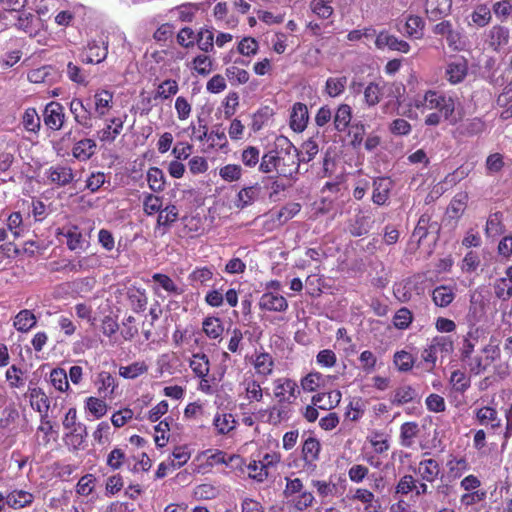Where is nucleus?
I'll return each instance as SVG.
<instances>
[{
    "mask_svg": "<svg viewBox=\"0 0 512 512\" xmlns=\"http://www.w3.org/2000/svg\"><path fill=\"white\" fill-rule=\"evenodd\" d=\"M259 171L264 174L275 172L280 177L292 178L299 171L298 149L287 137L278 138L274 148L261 156Z\"/></svg>",
    "mask_w": 512,
    "mask_h": 512,
    "instance_id": "obj_1",
    "label": "nucleus"
},
{
    "mask_svg": "<svg viewBox=\"0 0 512 512\" xmlns=\"http://www.w3.org/2000/svg\"><path fill=\"white\" fill-rule=\"evenodd\" d=\"M414 107L417 109L437 110L443 115V118L454 125L458 119L454 116L456 99L447 96L436 90H427L423 96L414 99Z\"/></svg>",
    "mask_w": 512,
    "mask_h": 512,
    "instance_id": "obj_2",
    "label": "nucleus"
},
{
    "mask_svg": "<svg viewBox=\"0 0 512 512\" xmlns=\"http://www.w3.org/2000/svg\"><path fill=\"white\" fill-rule=\"evenodd\" d=\"M322 444L320 440L312 435H302V443L300 449V460L302 461V469L307 473H314L320 461Z\"/></svg>",
    "mask_w": 512,
    "mask_h": 512,
    "instance_id": "obj_3",
    "label": "nucleus"
},
{
    "mask_svg": "<svg viewBox=\"0 0 512 512\" xmlns=\"http://www.w3.org/2000/svg\"><path fill=\"white\" fill-rule=\"evenodd\" d=\"M454 351V342L450 336H435L431 339L427 347L422 351L421 357L424 363L430 366V369L435 368L438 355L441 358H446Z\"/></svg>",
    "mask_w": 512,
    "mask_h": 512,
    "instance_id": "obj_4",
    "label": "nucleus"
},
{
    "mask_svg": "<svg viewBox=\"0 0 512 512\" xmlns=\"http://www.w3.org/2000/svg\"><path fill=\"white\" fill-rule=\"evenodd\" d=\"M403 91L404 86L396 82H370L363 92L364 102L368 107H374L380 102L385 92L398 98Z\"/></svg>",
    "mask_w": 512,
    "mask_h": 512,
    "instance_id": "obj_5",
    "label": "nucleus"
},
{
    "mask_svg": "<svg viewBox=\"0 0 512 512\" xmlns=\"http://www.w3.org/2000/svg\"><path fill=\"white\" fill-rule=\"evenodd\" d=\"M272 385L274 398L286 407L294 404L301 393L296 380L287 376L274 379Z\"/></svg>",
    "mask_w": 512,
    "mask_h": 512,
    "instance_id": "obj_6",
    "label": "nucleus"
},
{
    "mask_svg": "<svg viewBox=\"0 0 512 512\" xmlns=\"http://www.w3.org/2000/svg\"><path fill=\"white\" fill-rule=\"evenodd\" d=\"M46 182L55 188H64L71 185L76 178V172L67 163H56L45 169Z\"/></svg>",
    "mask_w": 512,
    "mask_h": 512,
    "instance_id": "obj_7",
    "label": "nucleus"
},
{
    "mask_svg": "<svg viewBox=\"0 0 512 512\" xmlns=\"http://www.w3.org/2000/svg\"><path fill=\"white\" fill-rule=\"evenodd\" d=\"M210 365V359L204 352L193 353L189 360V367L194 376L200 379L199 390L205 394L212 393V386L208 379Z\"/></svg>",
    "mask_w": 512,
    "mask_h": 512,
    "instance_id": "obj_8",
    "label": "nucleus"
},
{
    "mask_svg": "<svg viewBox=\"0 0 512 512\" xmlns=\"http://www.w3.org/2000/svg\"><path fill=\"white\" fill-rule=\"evenodd\" d=\"M62 425L65 429L70 431L68 438L74 447H78L84 442L87 436L86 426L77 422V410L75 407L68 409L62 421Z\"/></svg>",
    "mask_w": 512,
    "mask_h": 512,
    "instance_id": "obj_9",
    "label": "nucleus"
},
{
    "mask_svg": "<svg viewBox=\"0 0 512 512\" xmlns=\"http://www.w3.org/2000/svg\"><path fill=\"white\" fill-rule=\"evenodd\" d=\"M108 41L91 40L81 49L80 61L83 64H99L108 56Z\"/></svg>",
    "mask_w": 512,
    "mask_h": 512,
    "instance_id": "obj_10",
    "label": "nucleus"
},
{
    "mask_svg": "<svg viewBox=\"0 0 512 512\" xmlns=\"http://www.w3.org/2000/svg\"><path fill=\"white\" fill-rule=\"evenodd\" d=\"M42 117L44 125L52 131L61 130L66 120L63 105L56 101H51L45 106Z\"/></svg>",
    "mask_w": 512,
    "mask_h": 512,
    "instance_id": "obj_11",
    "label": "nucleus"
},
{
    "mask_svg": "<svg viewBox=\"0 0 512 512\" xmlns=\"http://www.w3.org/2000/svg\"><path fill=\"white\" fill-rule=\"evenodd\" d=\"M28 397L30 406L40 414L41 421L43 422L48 418L51 402L50 397L46 394L43 388L36 386L32 387L31 385L28 387Z\"/></svg>",
    "mask_w": 512,
    "mask_h": 512,
    "instance_id": "obj_12",
    "label": "nucleus"
},
{
    "mask_svg": "<svg viewBox=\"0 0 512 512\" xmlns=\"http://www.w3.org/2000/svg\"><path fill=\"white\" fill-rule=\"evenodd\" d=\"M414 472L419 476L422 481L433 483L442 475L441 464L435 458H423Z\"/></svg>",
    "mask_w": 512,
    "mask_h": 512,
    "instance_id": "obj_13",
    "label": "nucleus"
},
{
    "mask_svg": "<svg viewBox=\"0 0 512 512\" xmlns=\"http://www.w3.org/2000/svg\"><path fill=\"white\" fill-rule=\"evenodd\" d=\"M70 112L73 116L75 123L84 129H91L92 123V111L85 105L81 98H73L69 104Z\"/></svg>",
    "mask_w": 512,
    "mask_h": 512,
    "instance_id": "obj_14",
    "label": "nucleus"
},
{
    "mask_svg": "<svg viewBox=\"0 0 512 512\" xmlns=\"http://www.w3.org/2000/svg\"><path fill=\"white\" fill-rule=\"evenodd\" d=\"M257 416L261 422L276 426L283 420L288 419L289 409L276 401L275 404L260 409Z\"/></svg>",
    "mask_w": 512,
    "mask_h": 512,
    "instance_id": "obj_15",
    "label": "nucleus"
},
{
    "mask_svg": "<svg viewBox=\"0 0 512 512\" xmlns=\"http://www.w3.org/2000/svg\"><path fill=\"white\" fill-rule=\"evenodd\" d=\"M467 74L468 62L464 57H456L447 63L445 77L450 84L455 85L461 83L466 78Z\"/></svg>",
    "mask_w": 512,
    "mask_h": 512,
    "instance_id": "obj_16",
    "label": "nucleus"
},
{
    "mask_svg": "<svg viewBox=\"0 0 512 512\" xmlns=\"http://www.w3.org/2000/svg\"><path fill=\"white\" fill-rule=\"evenodd\" d=\"M372 202L378 206L387 204L393 188V181L389 177H377L372 183Z\"/></svg>",
    "mask_w": 512,
    "mask_h": 512,
    "instance_id": "obj_17",
    "label": "nucleus"
},
{
    "mask_svg": "<svg viewBox=\"0 0 512 512\" xmlns=\"http://www.w3.org/2000/svg\"><path fill=\"white\" fill-rule=\"evenodd\" d=\"M57 235H61L66 239V245L69 250L76 251L83 249L85 239L81 229L75 224H66L58 229Z\"/></svg>",
    "mask_w": 512,
    "mask_h": 512,
    "instance_id": "obj_18",
    "label": "nucleus"
},
{
    "mask_svg": "<svg viewBox=\"0 0 512 512\" xmlns=\"http://www.w3.org/2000/svg\"><path fill=\"white\" fill-rule=\"evenodd\" d=\"M258 305L260 310L269 312H285L288 309L286 298L273 292L263 293L259 299Z\"/></svg>",
    "mask_w": 512,
    "mask_h": 512,
    "instance_id": "obj_19",
    "label": "nucleus"
},
{
    "mask_svg": "<svg viewBox=\"0 0 512 512\" xmlns=\"http://www.w3.org/2000/svg\"><path fill=\"white\" fill-rule=\"evenodd\" d=\"M375 45L378 49L385 47L393 51L408 53L410 45L405 40L398 39L396 36L389 34L387 31H381L375 39Z\"/></svg>",
    "mask_w": 512,
    "mask_h": 512,
    "instance_id": "obj_20",
    "label": "nucleus"
},
{
    "mask_svg": "<svg viewBox=\"0 0 512 512\" xmlns=\"http://www.w3.org/2000/svg\"><path fill=\"white\" fill-rule=\"evenodd\" d=\"M114 92L99 88L93 95L94 111L99 118L106 116L113 107Z\"/></svg>",
    "mask_w": 512,
    "mask_h": 512,
    "instance_id": "obj_21",
    "label": "nucleus"
},
{
    "mask_svg": "<svg viewBox=\"0 0 512 512\" xmlns=\"http://www.w3.org/2000/svg\"><path fill=\"white\" fill-rule=\"evenodd\" d=\"M179 209L174 204H168L158 212L156 221V230H161V234L164 235L168 232L171 226L178 220Z\"/></svg>",
    "mask_w": 512,
    "mask_h": 512,
    "instance_id": "obj_22",
    "label": "nucleus"
},
{
    "mask_svg": "<svg viewBox=\"0 0 512 512\" xmlns=\"http://www.w3.org/2000/svg\"><path fill=\"white\" fill-rule=\"evenodd\" d=\"M127 115L123 117H113L106 126L97 132L98 138L103 143H112L120 135Z\"/></svg>",
    "mask_w": 512,
    "mask_h": 512,
    "instance_id": "obj_23",
    "label": "nucleus"
},
{
    "mask_svg": "<svg viewBox=\"0 0 512 512\" xmlns=\"http://www.w3.org/2000/svg\"><path fill=\"white\" fill-rule=\"evenodd\" d=\"M7 506L14 509L29 507L35 499L33 493L24 489H13L5 494Z\"/></svg>",
    "mask_w": 512,
    "mask_h": 512,
    "instance_id": "obj_24",
    "label": "nucleus"
},
{
    "mask_svg": "<svg viewBox=\"0 0 512 512\" xmlns=\"http://www.w3.org/2000/svg\"><path fill=\"white\" fill-rule=\"evenodd\" d=\"M434 33L446 37L447 44L454 50H459L462 46L460 32L453 29L450 21H442L435 25Z\"/></svg>",
    "mask_w": 512,
    "mask_h": 512,
    "instance_id": "obj_25",
    "label": "nucleus"
},
{
    "mask_svg": "<svg viewBox=\"0 0 512 512\" xmlns=\"http://www.w3.org/2000/svg\"><path fill=\"white\" fill-rule=\"evenodd\" d=\"M341 399L342 393L340 390L335 389L313 395L311 402L321 410H331L339 405Z\"/></svg>",
    "mask_w": 512,
    "mask_h": 512,
    "instance_id": "obj_26",
    "label": "nucleus"
},
{
    "mask_svg": "<svg viewBox=\"0 0 512 512\" xmlns=\"http://www.w3.org/2000/svg\"><path fill=\"white\" fill-rule=\"evenodd\" d=\"M475 419L482 426H490L492 430L501 427V419L498 416L496 408L491 406H483L475 410Z\"/></svg>",
    "mask_w": 512,
    "mask_h": 512,
    "instance_id": "obj_27",
    "label": "nucleus"
},
{
    "mask_svg": "<svg viewBox=\"0 0 512 512\" xmlns=\"http://www.w3.org/2000/svg\"><path fill=\"white\" fill-rule=\"evenodd\" d=\"M252 365L258 376L267 379L273 374L275 362L270 353L263 351L255 354Z\"/></svg>",
    "mask_w": 512,
    "mask_h": 512,
    "instance_id": "obj_28",
    "label": "nucleus"
},
{
    "mask_svg": "<svg viewBox=\"0 0 512 512\" xmlns=\"http://www.w3.org/2000/svg\"><path fill=\"white\" fill-rule=\"evenodd\" d=\"M97 144L94 139L84 138L74 143L72 156L80 162H86L96 153Z\"/></svg>",
    "mask_w": 512,
    "mask_h": 512,
    "instance_id": "obj_29",
    "label": "nucleus"
},
{
    "mask_svg": "<svg viewBox=\"0 0 512 512\" xmlns=\"http://www.w3.org/2000/svg\"><path fill=\"white\" fill-rule=\"evenodd\" d=\"M309 120L308 108L304 103L297 102L293 105L290 115V127L294 132H302L307 127Z\"/></svg>",
    "mask_w": 512,
    "mask_h": 512,
    "instance_id": "obj_30",
    "label": "nucleus"
},
{
    "mask_svg": "<svg viewBox=\"0 0 512 512\" xmlns=\"http://www.w3.org/2000/svg\"><path fill=\"white\" fill-rule=\"evenodd\" d=\"M452 7V0H426L425 12L427 17L436 21L448 15Z\"/></svg>",
    "mask_w": 512,
    "mask_h": 512,
    "instance_id": "obj_31",
    "label": "nucleus"
},
{
    "mask_svg": "<svg viewBox=\"0 0 512 512\" xmlns=\"http://www.w3.org/2000/svg\"><path fill=\"white\" fill-rule=\"evenodd\" d=\"M455 288L450 285H439L432 290L431 298L435 306L448 307L455 299Z\"/></svg>",
    "mask_w": 512,
    "mask_h": 512,
    "instance_id": "obj_32",
    "label": "nucleus"
},
{
    "mask_svg": "<svg viewBox=\"0 0 512 512\" xmlns=\"http://www.w3.org/2000/svg\"><path fill=\"white\" fill-rule=\"evenodd\" d=\"M57 72L52 65H43L41 67L31 69L27 74V79L35 84H50L56 78Z\"/></svg>",
    "mask_w": 512,
    "mask_h": 512,
    "instance_id": "obj_33",
    "label": "nucleus"
},
{
    "mask_svg": "<svg viewBox=\"0 0 512 512\" xmlns=\"http://www.w3.org/2000/svg\"><path fill=\"white\" fill-rule=\"evenodd\" d=\"M420 434L419 424L415 421L404 422L400 426L399 443L404 448H411Z\"/></svg>",
    "mask_w": 512,
    "mask_h": 512,
    "instance_id": "obj_34",
    "label": "nucleus"
},
{
    "mask_svg": "<svg viewBox=\"0 0 512 512\" xmlns=\"http://www.w3.org/2000/svg\"><path fill=\"white\" fill-rule=\"evenodd\" d=\"M352 108L346 103L340 104L333 116L334 128L338 132H345L351 126Z\"/></svg>",
    "mask_w": 512,
    "mask_h": 512,
    "instance_id": "obj_35",
    "label": "nucleus"
},
{
    "mask_svg": "<svg viewBox=\"0 0 512 512\" xmlns=\"http://www.w3.org/2000/svg\"><path fill=\"white\" fill-rule=\"evenodd\" d=\"M214 278V271L212 267L202 266L196 267L188 275V281L194 288L208 286V283Z\"/></svg>",
    "mask_w": 512,
    "mask_h": 512,
    "instance_id": "obj_36",
    "label": "nucleus"
},
{
    "mask_svg": "<svg viewBox=\"0 0 512 512\" xmlns=\"http://www.w3.org/2000/svg\"><path fill=\"white\" fill-rule=\"evenodd\" d=\"M213 426L219 435H227L237 427V421L231 413L217 412L213 418Z\"/></svg>",
    "mask_w": 512,
    "mask_h": 512,
    "instance_id": "obj_37",
    "label": "nucleus"
},
{
    "mask_svg": "<svg viewBox=\"0 0 512 512\" xmlns=\"http://www.w3.org/2000/svg\"><path fill=\"white\" fill-rule=\"evenodd\" d=\"M37 324L35 314L28 309L20 310L13 321V326L19 332H28Z\"/></svg>",
    "mask_w": 512,
    "mask_h": 512,
    "instance_id": "obj_38",
    "label": "nucleus"
},
{
    "mask_svg": "<svg viewBox=\"0 0 512 512\" xmlns=\"http://www.w3.org/2000/svg\"><path fill=\"white\" fill-rule=\"evenodd\" d=\"M370 217L364 214L363 210H359L353 221L350 222L349 233L354 237H360L368 233L370 228Z\"/></svg>",
    "mask_w": 512,
    "mask_h": 512,
    "instance_id": "obj_39",
    "label": "nucleus"
},
{
    "mask_svg": "<svg viewBox=\"0 0 512 512\" xmlns=\"http://www.w3.org/2000/svg\"><path fill=\"white\" fill-rule=\"evenodd\" d=\"M366 409V400H364L361 397H353L345 409V419L351 421V422H357L359 421Z\"/></svg>",
    "mask_w": 512,
    "mask_h": 512,
    "instance_id": "obj_40",
    "label": "nucleus"
},
{
    "mask_svg": "<svg viewBox=\"0 0 512 512\" xmlns=\"http://www.w3.org/2000/svg\"><path fill=\"white\" fill-rule=\"evenodd\" d=\"M448 474L453 479H458L470 469L468 460L466 457H457L450 455L446 463Z\"/></svg>",
    "mask_w": 512,
    "mask_h": 512,
    "instance_id": "obj_41",
    "label": "nucleus"
},
{
    "mask_svg": "<svg viewBox=\"0 0 512 512\" xmlns=\"http://www.w3.org/2000/svg\"><path fill=\"white\" fill-rule=\"evenodd\" d=\"M127 298L134 312L139 313L146 309L148 297L144 289L136 287L129 288Z\"/></svg>",
    "mask_w": 512,
    "mask_h": 512,
    "instance_id": "obj_42",
    "label": "nucleus"
},
{
    "mask_svg": "<svg viewBox=\"0 0 512 512\" xmlns=\"http://www.w3.org/2000/svg\"><path fill=\"white\" fill-rule=\"evenodd\" d=\"M417 397L416 390L410 385H404L396 388L390 398L391 404L402 406L412 402Z\"/></svg>",
    "mask_w": 512,
    "mask_h": 512,
    "instance_id": "obj_43",
    "label": "nucleus"
},
{
    "mask_svg": "<svg viewBox=\"0 0 512 512\" xmlns=\"http://www.w3.org/2000/svg\"><path fill=\"white\" fill-rule=\"evenodd\" d=\"M98 391L104 393V396L112 397L118 387L115 377L107 371H101L97 377Z\"/></svg>",
    "mask_w": 512,
    "mask_h": 512,
    "instance_id": "obj_44",
    "label": "nucleus"
},
{
    "mask_svg": "<svg viewBox=\"0 0 512 512\" xmlns=\"http://www.w3.org/2000/svg\"><path fill=\"white\" fill-rule=\"evenodd\" d=\"M84 408L95 419L104 417L108 411L107 403L104 400L94 396H89L85 399Z\"/></svg>",
    "mask_w": 512,
    "mask_h": 512,
    "instance_id": "obj_45",
    "label": "nucleus"
},
{
    "mask_svg": "<svg viewBox=\"0 0 512 512\" xmlns=\"http://www.w3.org/2000/svg\"><path fill=\"white\" fill-rule=\"evenodd\" d=\"M348 78L346 76L329 77L325 83V93L331 97L336 98L344 93Z\"/></svg>",
    "mask_w": 512,
    "mask_h": 512,
    "instance_id": "obj_46",
    "label": "nucleus"
},
{
    "mask_svg": "<svg viewBox=\"0 0 512 512\" xmlns=\"http://www.w3.org/2000/svg\"><path fill=\"white\" fill-rule=\"evenodd\" d=\"M245 390V398L249 402H261L263 400V389L258 380L254 378H247L243 382Z\"/></svg>",
    "mask_w": 512,
    "mask_h": 512,
    "instance_id": "obj_47",
    "label": "nucleus"
},
{
    "mask_svg": "<svg viewBox=\"0 0 512 512\" xmlns=\"http://www.w3.org/2000/svg\"><path fill=\"white\" fill-rule=\"evenodd\" d=\"M202 329L205 335L210 339L219 338L224 331L221 319L213 316L206 317L203 320Z\"/></svg>",
    "mask_w": 512,
    "mask_h": 512,
    "instance_id": "obj_48",
    "label": "nucleus"
},
{
    "mask_svg": "<svg viewBox=\"0 0 512 512\" xmlns=\"http://www.w3.org/2000/svg\"><path fill=\"white\" fill-rule=\"evenodd\" d=\"M154 283L158 284L160 288L170 295H181L183 290L174 282V280L167 274L154 273L152 275Z\"/></svg>",
    "mask_w": 512,
    "mask_h": 512,
    "instance_id": "obj_49",
    "label": "nucleus"
},
{
    "mask_svg": "<svg viewBox=\"0 0 512 512\" xmlns=\"http://www.w3.org/2000/svg\"><path fill=\"white\" fill-rule=\"evenodd\" d=\"M96 482L95 475L90 473L83 475L76 484V494L82 497L92 496L95 492Z\"/></svg>",
    "mask_w": 512,
    "mask_h": 512,
    "instance_id": "obj_50",
    "label": "nucleus"
},
{
    "mask_svg": "<svg viewBox=\"0 0 512 512\" xmlns=\"http://www.w3.org/2000/svg\"><path fill=\"white\" fill-rule=\"evenodd\" d=\"M449 383L454 391L463 394L469 389L471 379L465 371L457 369L451 373Z\"/></svg>",
    "mask_w": 512,
    "mask_h": 512,
    "instance_id": "obj_51",
    "label": "nucleus"
},
{
    "mask_svg": "<svg viewBox=\"0 0 512 512\" xmlns=\"http://www.w3.org/2000/svg\"><path fill=\"white\" fill-rule=\"evenodd\" d=\"M509 41V29L500 25L493 26L489 32V44L494 50L506 45Z\"/></svg>",
    "mask_w": 512,
    "mask_h": 512,
    "instance_id": "obj_52",
    "label": "nucleus"
},
{
    "mask_svg": "<svg viewBox=\"0 0 512 512\" xmlns=\"http://www.w3.org/2000/svg\"><path fill=\"white\" fill-rule=\"evenodd\" d=\"M197 46L204 53L213 51L214 49V32L211 27H201L197 32Z\"/></svg>",
    "mask_w": 512,
    "mask_h": 512,
    "instance_id": "obj_53",
    "label": "nucleus"
},
{
    "mask_svg": "<svg viewBox=\"0 0 512 512\" xmlns=\"http://www.w3.org/2000/svg\"><path fill=\"white\" fill-rule=\"evenodd\" d=\"M142 204L144 214L147 216H153L158 214V212L162 209L163 197L153 193H144Z\"/></svg>",
    "mask_w": 512,
    "mask_h": 512,
    "instance_id": "obj_54",
    "label": "nucleus"
},
{
    "mask_svg": "<svg viewBox=\"0 0 512 512\" xmlns=\"http://www.w3.org/2000/svg\"><path fill=\"white\" fill-rule=\"evenodd\" d=\"M148 365L144 361H136L128 366H120L119 375L125 379H135L148 372Z\"/></svg>",
    "mask_w": 512,
    "mask_h": 512,
    "instance_id": "obj_55",
    "label": "nucleus"
},
{
    "mask_svg": "<svg viewBox=\"0 0 512 512\" xmlns=\"http://www.w3.org/2000/svg\"><path fill=\"white\" fill-rule=\"evenodd\" d=\"M147 182L153 192H162L165 188V176L163 171L158 167H150L147 171Z\"/></svg>",
    "mask_w": 512,
    "mask_h": 512,
    "instance_id": "obj_56",
    "label": "nucleus"
},
{
    "mask_svg": "<svg viewBox=\"0 0 512 512\" xmlns=\"http://www.w3.org/2000/svg\"><path fill=\"white\" fill-rule=\"evenodd\" d=\"M66 75L71 82L77 85L87 86L89 83L86 71L72 61L67 63Z\"/></svg>",
    "mask_w": 512,
    "mask_h": 512,
    "instance_id": "obj_57",
    "label": "nucleus"
},
{
    "mask_svg": "<svg viewBox=\"0 0 512 512\" xmlns=\"http://www.w3.org/2000/svg\"><path fill=\"white\" fill-rule=\"evenodd\" d=\"M365 134L366 128L362 122L358 121L351 124V126L348 127L350 145L356 150L360 149L364 142Z\"/></svg>",
    "mask_w": 512,
    "mask_h": 512,
    "instance_id": "obj_58",
    "label": "nucleus"
},
{
    "mask_svg": "<svg viewBox=\"0 0 512 512\" xmlns=\"http://www.w3.org/2000/svg\"><path fill=\"white\" fill-rule=\"evenodd\" d=\"M425 23L420 16L410 15L405 22V33L409 37L420 39L423 36Z\"/></svg>",
    "mask_w": 512,
    "mask_h": 512,
    "instance_id": "obj_59",
    "label": "nucleus"
},
{
    "mask_svg": "<svg viewBox=\"0 0 512 512\" xmlns=\"http://www.w3.org/2000/svg\"><path fill=\"white\" fill-rule=\"evenodd\" d=\"M333 0H311L310 9L320 19H329L333 13Z\"/></svg>",
    "mask_w": 512,
    "mask_h": 512,
    "instance_id": "obj_60",
    "label": "nucleus"
},
{
    "mask_svg": "<svg viewBox=\"0 0 512 512\" xmlns=\"http://www.w3.org/2000/svg\"><path fill=\"white\" fill-rule=\"evenodd\" d=\"M393 363L400 372H409L414 366L415 358L406 350H400L395 352Z\"/></svg>",
    "mask_w": 512,
    "mask_h": 512,
    "instance_id": "obj_61",
    "label": "nucleus"
},
{
    "mask_svg": "<svg viewBox=\"0 0 512 512\" xmlns=\"http://www.w3.org/2000/svg\"><path fill=\"white\" fill-rule=\"evenodd\" d=\"M192 69L201 76H207L213 71V60L206 54H199L192 60Z\"/></svg>",
    "mask_w": 512,
    "mask_h": 512,
    "instance_id": "obj_62",
    "label": "nucleus"
},
{
    "mask_svg": "<svg viewBox=\"0 0 512 512\" xmlns=\"http://www.w3.org/2000/svg\"><path fill=\"white\" fill-rule=\"evenodd\" d=\"M49 381L51 385L60 392H66L70 385L68 375L63 368H54L50 372Z\"/></svg>",
    "mask_w": 512,
    "mask_h": 512,
    "instance_id": "obj_63",
    "label": "nucleus"
},
{
    "mask_svg": "<svg viewBox=\"0 0 512 512\" xmlns=\"http://www.w3.org/2000/svg\"><path fill=\"white\" fill-rule=\"evenodd\" d=\"M324 383V376L320 372H310L300 380L304 392H314Z\"/></svg>",
    "mask_w": 512,
    "mask_h": 512,
    "instance_id": "obj_64",
    "label": "nucleus"
}]
</instances>
